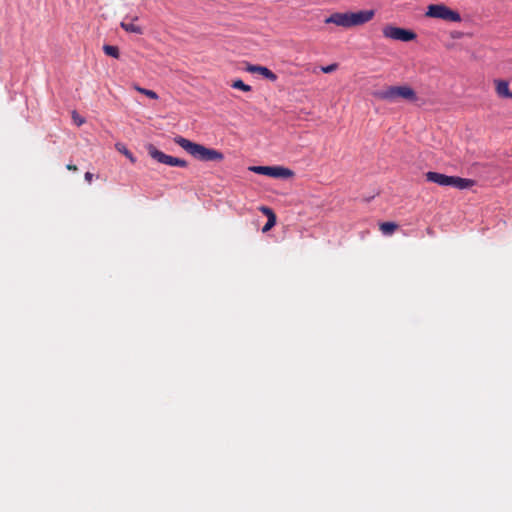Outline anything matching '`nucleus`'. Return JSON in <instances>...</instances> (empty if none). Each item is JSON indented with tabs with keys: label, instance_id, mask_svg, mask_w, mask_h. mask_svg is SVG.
I'll list each match as a JSON object with an SVG mask.
<instances>
[{
	"label": "nucleus",
	"instance_id": "13",
	"mask_svg": "<svg viewBox=\"0 0 512 512\" xmlns=\"http://www.w3.org/2000/svg\"><path fill=\"white\" fill-rule=\"evenodd\" d=\"M104 53L108 56L118 59L120 56L119 49L117 46L112 45H104L103 46Z\"/></svg>",
	"mask_w": 512,
	"mask_h": 512
},
{
	"label": "nucleus",
	"instance_id": "10",
	"mask_svg": "<svg viewBox=\"0 0 512 512\" xmlns=\"http://www.w3.org/2000/svg\"><path fill=\"white\" fill-rule=\"evenodd\" d=\"M495 91L500 98H509L511 92L509 90V84L506 80L496 79L494 80Z\"/></svg>",
	"mask_w": 512,
	"mask_h": 512
},
{
	"label": "nucleus",
	"instance_id": "19",
	"mask_svg": "<svg viewBox=\"0 0 512 512\" xmlns=\"http://www.w3.org/2000/svg\"><path fill=\"white\" fill-rule=\"evenodd\" d=\"M338 68V64L337 63H333V64H330L328 66H322L321 67V71L323 73H332L334 72L336 69Z\"/></svg>",
	"mask_w": 512,
	"mask_h": 512
},
{
	"label": "nucleus",
	"instance_id": "1",
	"mask_svg": "<svg viewBox=\"0 0 512 512\" xmlns=\"http://www.w3.org/2000/svg\"><path fill=\"white\" fill-rule=\"evenodd\" d=\"M375 15L374 10H360L357 12H335L325 18L326 24H335L343 28H352L368 23Z\"/></svg>",
	"mask_w": 512,
	"mask_h": 512
},
{
	"label": "nucleus",
	"instance_id": "5",
	"mask_svg": "<svg viewBox=\"0 0 512 512\" xmlns=\"http://www.w3.org/2000/svg\"><path fill=\"white\" fill-rule=\"evenodd\" d=\"M425 17L441 19L447 22H461V15L445 4H430L427 6Z\"/></svg>",
	"mask_w": 512,
	"mask_h": 512
},
{
	"label": "nucleus",
	"instance_id": "2",
	"mask_svg": "<svg viewBox=\"0 0 512 512\" xmlns=\"http://www.w3.org/2000/svg\"><path fill=\"white\" fill-rule=\"evenodd\" d=\"M174 142L179 145L182 149H184L187 153H189L194 158L200 161H222L224 159V155L222 152L208 148L204 145L195 143L186 139L182 136H176L174 138Z\"/></svg>",
	"mask_w": 512,
	"mask_h": 512
},
{
	"label": "nucleus",
	"instance_id": "9",
	"mask_svg": "<svg viewBox=\"0 0 512 512\" xmlns=\"http://www.w3.org/2000/svg\"><path fill=\"white\" fill-rule=\"evenodd\" d=\"M246 71L249 72V73H257V74H260L262 75L264 78L272 81V82H275L277 80V75L271 71L270 69H268L267 67H264V66H260V65H248L246 67Z\"/></svg>",
	"mask_w": 512,
	"mask_h": 512
},
{
	"label": "nucleus",
	"instance_id": "12",
	"mask_svg": "<svg viewBox=\"0 0 512 512\" xmlns=\"http://www.w3.org/2000/svg\"><path fill=\"white\" fill-rule=\"evenodd\" d=\"M397 228L398 225L394 222H383L380 224V230L385 235H391Z\"/></svg>",
	"mask_w": 512,
	"mask_h": 512
},
{
	"label": "nucleus",
	"instance_id": "4",
	"mask_svg": "<svg viewBox=\"0 0 512 512\" xmlns=\"http://www.w3.org/2000/svg\"><path fill=\"white\" fill-rule=\"evenodd\" d=\"M428 182L438 184L440 186H451L460 190L468 189L474 185V180L461 178L458 176H448L442 173L429 171L425 174Z\"/></svg>",
	"mask_w": 512,
	"mask_h": 512
},
{
	"label": "nucleus",
	"instance_id": "24",
	"mask_svg": "<svg viewBox=\"0 0 512 512\" xmlns=\"http://www.w3.org/2000/svg\"><path fill=\"white\" fill-rule=\"evenodd\" d=\"M509 98H511V99H512V92H511V94H510Z\"/></svg>",
	"mask_w": 512,
	"mask_h": 512
},
{
	"label": "nucleus",
	"instance_id": "15",
	"mask_svg": "<svg viewBox=\"0 0 512 512\" xmlns=\"http://www.w3.org/2000/svg\"><path fill=\"white\" fill-rule=\"evenodd\" d=\"M275 224H276V215H275V213H271V215H269V218L267 219L266 224L262 228V232L263 233L268 232L270 229H272V227L275 226Z\"/></svg>",
	"mask_w": 512,
	"mask_h": 512
},
{
	"label": "nucleus",
	"instance_id": "18",
	"mask_svg": "<svg viewBox=\"0 0 512 512\" xmlns=\"http://www.w3.org/2000/svg\"><path fill=\"white\" fill-rule=\"evenodd\" d=\"M72 119L77 126H81L85 123V119L80 116L76 111L72 112Z\"/></svg>",
	"mask_w": 512,
	"mask_h": 512
},
{
	"label": "nucleus",
	"instance_id": "14",
	"mask_svg": "<svg viewBox=\"0 0 512 512\" xmlns=\"http://www.w3.org/2000/svg\"><path fill=\"white\" fill-rule=\"evenodd\" d=\"M116 149L124 154L129 160L131 163H135L136 162V158L133 156V154L126 148L125 145L123 144H120V143H117L116 144Z\"/></svg>",
	"mask_w": 512,
	"mask_h": 512
},
{
	"label": "nucleus",
	"instance_id": "17",
	"mask_svg": "<svg viewBox=\"0 0 512 512\" xmlns=\"http://www.w3.org/2000/svg\"><path fill=\"white\" fill-rule=\"evenodd\" d=\"M136 91H138L141 94H144L145 96L151 98V99H158V95L153 90L145 89L139 86H135Z\"/></svg>",
	"mask_w": 512,
	"mask_h": 512
},
{
	"label": "nucleus",
	"instance_id": "16",
	"mask_svg": "<svg viewBox=\"0 0 512 512\" xmlns=\"http://www.w3.org/2000/svg\"><path fill=\"white\" fill-rule=\"evenodd\" d=\"M231 86L235 89H239V90H242L244 92H249L252 90L251 86L250 85H247L245 84L242 80L238 79V80H235Z\"/></svg>",
	"mask_w": 512,
	"mask_h": 512
},
{
	"label": "nucleus",
	"instance_id": "11",
	"mask_svg": "<svg viewBox=\"0 0 512 512\" xmlns=\"http://www.w3.org/2000/svg\"><path fill=\"white\" fill-rule=\"evenodd\" d=\"M127 18H125L121 23H120V26L126 31V32H129V33H134V34H143V29L139 26V25H135L134 23L132 22H127L126 21Z\"/></svg>",
	"mask_w": 512,
	"mask_h": 512
},
{
	"label": "nucleus",
	"instance_id": "21",
	"mask_svg": "<svg viewBox=\"0 0 512 512\" xmlns=\"http://www.w3.org/2000/svg\"><path fill=\"white\" fill-rule=\"evenodd\" d=\"M93 176L94 175L91 172H86L84 178L90 184L93 180Z\"/></svg>",
	"mask_w": 512,
	"mask_h": 512
},
{
	"label": "nucleus",
	"instance_id": "22",
	"mask_svg": "<svg viewBox=\"0 0 512 512\" xmlns=\"http://www.w3.org/2000/svg\"><path fill=\"white\" fill-rule=\"evenodd\" d=\"M66 168H67L69 171H77V170H78L77 166H76V165H74V164H67V165H66Z\"/></svg>",
	"mask_w": 512,
	"mask_h": 512
},
{
	"label": "nucleus",
	"instance_id": "6",
	"mask_svg": "<svg viewBox=\"0 0 512 512\" xmlns=\"http://www.w3.org/2000/svg\"><path fill=\"white\" fill-rule=\"evenodd\" d=\"M146 150L149 156L159 163L173 167H187L188 165L186 160L167 155L158 150L153 144H148Z\"/></svg>",
	"mask_w": 512,
	"mask_h": 512
},
{
	"label": "nucleus",
	"instance_id": "7",
	"mask_svg": "<svg viewBox=\"0 0 512 512\" xmlns=\"http://www.w3.org/2000/svg\"><path fill=\"white\" fill-rule=\"evenodd\" d=\"M382 32L385 38L402 42H410L417 38L416 33L412 30L396 27L393 25H386Z\"/></svg>",
	"mask_w": 512,
	"mask_h": 512
},
{
	"label": "nucleus",
	"instance_id": "8",
	"mask_svg": "<svg viewBox=\"0 0 512 512\" xmlns=\"http://www.w3.org/2000/svg\"><path fill=\"white\" fill-rule=\"evenodd\" d=\"M250 171L256 174L266 175L274 178H288L293 175L290 169L280 166H251Z\"/></svg>",
	"mask_w": 512,
	"mask_h": 512
},
{
	"label": "nucleus",
	"instance_id": "3",
	"mask_svg": "<svg viewBox=\"0 0 512 512\" xmlns=\"http://www.w3.org/2000/svg\"><path fill=\"white\" fill-rule=\"evenodd\" d=\"M373 96L379 100L394 102L397 99H404L410 102L417 101L416 92L407 85L388 86L385 89L375 91Z\"/></svg>",
	"mask_w": 512,
	"mask_h": 512
},
{
	"label": "nucleus",
	"instance_id": "20",
	"mask_svg": "<svg viewBox=\"0 0 512 512\" xmlns=\"http://www.w3.org/2000/svg\"><path fill=\"white\" fill-rule=\"evenodd\" d=\"M260 210L267 216V218H269V215H271V213H274L269 207L266 206H262Z\"/></svg>",
	"mask_w": 512,
	"mask_h": 512
},
{
	"label": "nucleus",
	"instance_id": "23",
	"mask_svg": "<svg viewBox=\"0 0 512 512\" xmlns=\"http://www.w3.org/2000/svg\"><path fill=\"white\" fill-rule=\"evenodd\" d=\"M137 19H138V17H137V16H135V17H132V18H131V21H136Z\"/></svg>",
	"mask_w": 512,
	"mask_h": 512
}]
</instances>
